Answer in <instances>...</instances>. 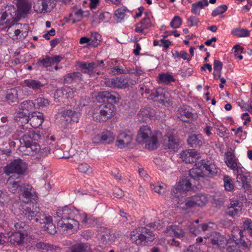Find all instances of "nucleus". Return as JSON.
<instances>
[{"instance_id": "f257e3e1", "label": "nucleus", "mask_w": 252, "mask_h": 252, "mask_svg": "<svg viewBox=\"0 0 252 252\" xmlns=\"http://www.w3.org/2000/svg\"><path fill=\"white\" fill-rule=\"evenodd\" d=\"M195 168L189 171V176L184 177L171 190L173 196L177 198V207L183 210L205 205L208 198L205 194H196L195 195L185 198L186 192L191 189V185H198V182L205 176L213 177L217 174L218 169L211 161L202 159L195 162Z\"/></svg>"}, {"instance_id": "f03ea898", "label": "nucleus", "mask_w": 252, "mask_h": 252, "mask_svg": "<svg viewBox=\"0 0 252 252\" xmlns=\"http://www.w3.org/2000/svg\"><path fill=\"white\" fill-rule=\"evenodd\" d=\"M98 97L104 103L95 109L93 117L96 121L106 122L114 115L113 103H118L120 96L116 92L103 91L98 94Z\"/></svg>"}, {"instance_id": "7ed1b4c3", "label": "nucleus", "mask_w": 252, "mask_h": 252, "mask_svg": "<svg viewBox=\"0 0 252 252\" xmlns=\"http://www.w3.org/2000/svg\"><path fill=\"white\" fill-rule=\"evenodd\" d=\"M58 220V225L65 229H71L79 227L78 221L74 219V213L73 211L68 206H65L63 208L58 209L56 212Z\"/></svg>"}, {"instance_id": "20e7f679", "label": "nucleus", "mask_w": 252, "mask_h": 252, "mask_svg": "<svg viewBox=\"0 0 252 252\" xmlns=\"http://www.w3.org/2000/svg\"><path fill=\"white\" fill-rule=\"evenodd\" d=\"M132 242L137 245L145 246L155 239L153 232L145 227H139L131 232L130 234Z\"/></svg>"}, {"instance_id": "39448f33", "label": "nucleus", "mask_w": 252, "mask_h": 252, "mask_svg": "<svg viewBox=\"0 0 252 252\" xmlns=\"http://www.w3.org/2000/svg\"><path fill=\"white\" fill-rule=\"evenodd\" d=\"M20 209V215L21 218H22L27 222H32L39 223L42 220L41 217L44 216L42 212H40L39 207L33 205L29 206H21Z\"/></svg>"}, {"instance_id": "423d86ee", "label": "nucleus", "mask_w": 252, "mask_h": 252, "mask_svg": "<svg viewBox=\"0 0 252 252\" xmlns=\"http://www.w3.org/2000/svg\"><path fill=\"white\" fill-rule=\"evenodd\" d=\"M204 238L206 240L208 239L211 242L213 248L217 250L223 251L226 249V252H235V250L232 248L234 245H230V243L228 242L225 237L219 232L214 231L211 232L209 236Z\"/></svg>"}, {"instance_id": "0eeeda50", "label": "nucleus", "mask_w": 252, "mask_h": 252, "mask_svg": "<svg viewBox=\"0 0 252 252\" xmlns=\"http://www.w3.org/2000/svg\"><path fill=\"white\" fill-rule=\"evenodd\" d=\"M140 91L142 95H145L149 99L158 101L163 105L166 106L169 104V100L167 99V94L165 91L161 88L150 90L146 86H143L140 87Z\"/></svg>"}, {"instance_id": "6e6552de", "label": "nucleus", "mask_w": 252, "mask_h": 252, "mask_svg": "<svg viewBox=\"0 0 252 252\" xmlns=\"http://www.w3.org/2000/svg\"><path fill=\"white\" fill-rule=\"evenodd\" d=\"M27 164L20 158L14 159L3 168L4 173L7 175L13 174V177L23 178L22 175L25 172Z\"/></svg>"}, {"instance_id": "1a4fd4ad", "label": "nucleus", "mask_w": 252, "mask_h": 252, "mask_svg": "<svg viewBox=\"0 0 252 252\" xmlns=\"http://www.w3.org/2000/svg\"><path fill=\"white\" fill-rule=\"evenodd\" d=\"M243 231L238 227H235L231 231V238L228 242L230 243V245H233V249L235 250V252H238L236 249V247L241 249L242 250H246L248 248L250 243L246 242L244 239Z\"/></svg>"}, {"instance_id": "9d476101", "label": "nucleus", "mask_w": 252, "mask_h": 252, "mask_svg": "<svg viewBox=\"0 0 252 252\" xmlns=\"http://www.w3.org/2000/svg\"><path fill=\"white\" fill-rule=\"evenodd\" d=\"M73 90L69 87L58 89L54 94V100L59 105L65 104L73 97Z\"/></svg>"}, {"instance_id": "9b49d317", "label": "nucleus", "mask_w": 252, "mask_h": 252, "mask_svg": "<svg viewBox=\"0 0 252 252\" xmlns=\"http://www.w3.org/2000/svg\"><path fill=\"white\" fill-rule=\"evenodd\" d=\"M34 109L35 103L32 100H25L20 104L19 110L15 112V118L17 121V118H26L34 112Z\"/></svg>"}, {"instance_id": "f8f14e48", "label": "nucleus", "mask_w": 252, "mask_h": 252, "mask_svg": "<svg viewBox=\"0 0 252 252\" xmlns=\"http://www.w3.org/2000/svg\"><path fill=\"white\" fill-rule=\"evenodd\" d=\"M104 66L103 61H96V62H81L79 64V66L84 73L92 76L94 74H98L97 67L99 66Z\"/></svg>"}, {"instance_id": "ddd939ff", "label": "nucleus", "mask_w": 252, "mask_h": 252, "mask_svg": "<svg viewBox=\"0 0 252 252\" xmlns=\"http://www.w3.org/2000/svg\"><path fill=\"white\" fill-rule=\"evenodd\" d=\"M101 231L102 234L98 247L103 249L108 247L111 243L115 241L117 237L113 231L108 228H101Z\"/></svg>"}, {"instance_id": "4468645a", "label": "nucleus", "mask_w": 252, "mask_h": 252, "mask_svg": "<svg viewBox=\"0 0 252 252\" xmlns=\"http://www.w3.org/2000/svg\"><path fill=\"white\" fill-rule=\"evenodd\" d=\"M18 11V18H24L32 8L31 0H13Z\"/></svg>"}, {"instance_id": "2eb2a0df", "label": "nucleus", "mask_w": 252, "mask_h": 252, "mask_svg": "<svg viewBox=\"0 0 252 252\" xmlns=\"http://www.w3.org/2000/svg\"><path fill=\"white\" fill-rule=\"evenodd\" d=\"M176 116L180 120L187 123H189L196 118V114L192 113L189 108H187L179 109Z\"/></svg>"}, {"instance_id": "dca6fc26", "label": "nucleus", "mask_w": 252, "mask_h": 252, "mask_svg": "<svg viewBox=\"0 0 252 252\" xmlns=\"http://www.w3.org/2000/svg\"><path fill=\"white\" fill-rule=\"evenodd\" d=\"M24 183V178L21 177H13L11 176L9 178L7 182V188L12 193L19 192L20 188Z\"/></svg>"}, {"instance_id": "f3484780", "label": "nucleus", "mask_w": 252, "mask_h": 252, "mask_svg": "<svg viewBox=\"0 0 252 252\" xmlns=\"http://www.w3.org/2000/svg\"><path fill=\"white\" fill-rule=\"evenodd\" d=\"M238 160L235 155L230 152H227L225 154V162L227 166L231 169L237 170V172H241L242 167L241 165L238 162Z\"/></svg>"}, {"instance_id": "a211bd4d", "label": "nucleus", "mask_w": 252, "mask_h": 252, "mask_svg": "<svg viewBox=\"0 0 252 252\" xmlns=\"http://www.w3.org/2000/svg\"><path fill=\"white\" fill-rule=\"evenodd\" d=\"M180 155L182 160L187 164L196 162V160L200 157L199 153L192 149L183 151Z\"/></svg>"}, {"instance_id": "6ab92c4d", "label": "nucleus", "mask_w": 252, "mask_h": 252, "mask_svg": "<svg viewBox=\"0 0 252 252\" xmlns=\"http://www.w3.org/2000/svg\"><path fill=\"white\" fill-rule=\"evenodd\" d=\"M27 123L30 122L31 126L34 128H38L41 126L44 121L43 115L39 112H34L26 118Z\"/></svg>"}, {"instance_id": "aec40b11", "label": "nucleus", "mask_w": 252, "mask_h": 252, "mask_svg": "<svg viewBox=\"0 0 252 252\" xmlns=\"http://www.w3.org/2000/svg\"><path fill=\"white\" fill-rule=\"evenodd\" d=\"M132 140V134L130 131H124L119 134L116 145L119 148H124L130 144Z\"/></svg>"}, {"instance_id": "412c9836", "label": "nucleus", "mask_w": 252, "mask_h": 252, "mask_svg": "<svg viewBox=\"0 0 252 252\" xmlns=\"http://www.w3.org/2000/svg\"><path fill=\"white\" fill-rule=\"evenodd\" d=\"M63 57L60 55H55L53 57L46 56L44 58L39 59L36 64L39 67H47L60 63Z\"/></svg>"}, {"instance_id": "4be33fe9", "label": "nucleus", "mask_w": 252, "mask_h": 252, "mask_svg": "<svg viewBox=\"0 0 252 252\" xmlns=\"http://www.w3.org/2000/svg\"><path fill=\"white\" fill-rule=\"evenodd\" d=\"M61 114L62 120L67 123L78 122L80 116L79 113L70 109L64 110L61 112Z\"/></svg>"}, {"instance_id": "5701e85b", "label": "nucleus", "mask_w": 252, "mask_h": 252, "mask_svg": "<svg viewBox=\"0 0 252 252\" xmlns=\"http://www.w3.org/2000/svg\"><path fill=\"white\" fill-rule=\"evenodd\" d=\"M242 203L238 200H231L229 205L226 209V214L229 216L234 217L242 210Z\"/></svg>"}, {"instance_id": "b1692460", "label": "nucleus", "mask_w": 252, "mask_h": 252, "mask_svg": "<svg viewBox=\"0 0 252 252\" xmlns=\"http://www.w3.org/2000/svg\"><path fill=\"white\" fill-rule=\"evenodd\" d=\"M40 224H44L43 230L47 232L49 234H54L57 232L56 227L52 222V218L51 216H42Z\"/></svg>"}, {"instance_id": "393cba45", "label": "nucleus", "mask_w": 252, "mask_h": 252, "mask_svg": "<svg viewBox=\"0 0 252 252\" xmlns=\"http://www.w3.org/2000/svg\"><path fill=\"white\" fill-rule=\"evenodd\" d=\"M7 16V20H9L10 25L8 28L14 26L15 23L20 20L22 18H18V11L16 10L13 6H9L7 7V9L5 11Z\"/></svg>"}, {"instance_id": "a878e982", "label": "nucleus", "mask_w": 252, "mask_h": 252, "mask_svg": "<svg viewBox=\"0 0 252 252\" xmlns=\"http://www.w3.org/2000/svg\"><path fill=\"white\" fill-rule=\"evenodd\" d=\"M34 249L37 251H45L47 252L50 251H61L63 249L59 246L54 245L44 242H39L35 244Z\"/></svg>"}, {"instance_id": "bb28decb", "label": "nucleus", "mask_w": 252, "mask_h": 252, "mask_svg": "<svg viewBox=\"0 0 252 252\" xmlns=\"http://www.w3.org/2000/svg\"><path fill=\"white\" fill-rule=\"evenodd\" d=\"M243 172L242 169L241 172H237V182L241 184V186L246 190H250L252 189V182L251 176H246L242 173Z\"/></svg>"}, {"instance_id": "cd10ccee", "label": "nucleus", "mask_w": 252, "mask_h": 252, "mask_svg": "<svg viewBox=\"0 0 252 252\" xmlns=\"http://www.w3.org/2000/svg\"><path fill=\"white\" fill-rule=\"evenodd\" d=\"M32 186L29 184L23 183L19 191V197L23 199V201L24 202L28 203L32 198Z\"/></svg>"}, {"instance_id": "c85d7f7f", "label": "nucleus", "mask_w": 252, "mask_h": 252, "mask_svg": "<svg viewBox=\"0 0 252 252\" xmlns=\"http://www.w3.org/2000/svg\"><path fill=\"white\" fill-rule=\"evenodd\" d=\"M30 139L28 135L22 136V138L20 139L21 145L19 147V150L23 155H33V153H31L32 150L29 147Z\"/></svg>"}, {"instance_id": "c756f323", "label": "nucleus", "mask_w": 252, "mask_h": 252, "mask_svg": "<svg viewBox=\"0 0 252 252\" xmlns=\"http://www.w3.org/2000/svg\"><path fill=\"white\" fill-rule=\"evenodd\" d=\"M151 131L148 126L140 127L136 137V141L139 144H142L148 138L151 137Z\"/></svg>"}, {"instance_id": "7c9ffc66", "label": "nucleus", "mask_w": 252, "mask_h": 252, "mask_svg": "<svg viewBox=\"0 0 252 252\" xmlns=\"http://www.w3.org/2000/svg\"><path fill=\"white\" fill-rule=\"evenodd\" d=\"M25 84L27 88L32 89L34 92L41 91V89L45 86V83L39 80L32 79L25 80Z\"/></svg>"}, {"instance_id": "2f4dec72", "label": "nucleus", "mask_w": 252, "mask_h": 252, "mask_svg": "<svg viewBox=\"0 0 252 252\" xmlns=\"http://www.w3.org/2000/svg\"><path fill=\"white\" fill-rule=\"evenodd\" d=\"M203 140L202 134H191L188 138V143L192 148H199L203 144Z\"/></svg>"}, {"instance_id": "473e14b6", "label": "nucleus", "mask_w": 252, "mask_h": 252, "mask_svg": "<svg viewBox=\"0 0 252 252\" xmlns=\"http://www.w3.org/2000/svg\"><path fill=\"white\" fill-rule=\"evenodd\" d=\"M17 93L14 88L7 90L4 96L5 100L11 105L18 103L19 100Z\"/></svg>"}, {"instance_id": "72a5a7b5", "label": "nucleus", "mask_w": 252, "mask_h": 252, "mask_svg": "<svg viewBox=\"0 0 252 252\" xmlns=\"http://www.w3.org/2000/svg\"><path fill=\"white\" fill-rule=\"evenodd\" d=\"M71 252H89L92 250L90 245L88 243H76L70 247Z\"/></svg>"}, {"instance_id": "f704fd0d", "label": "nucleus", "mask_w": 252, "mask_h": 252, "mask_svg": "<svg viewBox=\"0 0 252 252\" xmlns=\"http://www.w3.org/2000/svg\"><path fill=\"white\" fill-rule=\"evenodd\" d=\"M167 232L176 238H181L185 236L184 230L179 226L170 225L167 228Z\"/></svg>"}, {"instance_id": "c9c22d12", "label": "nucleus", "mask_w": 252, "mask_h": 252, "mask_svg": "<svg viewBox=\"0 0 252 252\" xmlns=\"http://www.w3.org/2000/svg\"><path fill=\"white\" fill-rule=\"evenodd\" d=\"M144 143H145V148L150 151L157 149L158 145L157 136L154 134L151 136Z\"/></svg>"}, {"instance_id": "e433bc0d", "label": "nucleus", "mask_w": 252, "mask_h": 252, "mask_svg": "<svg viewBox=\"0 0 252 252\" xmlns=\"http://www.w3.org/2000/svg\"><path fill=\"white\" fill-rule=\"evenodd\" d=\"M82 74L79 72H74L66 74L63 77L64 83L71 84L81 79Z\"/></svg>"}, {"instance_id": "4c0bfd02", "label": "nucleus", "mask_w": 252, "mask_h": 252, "mask_svg": "<svg viewBox=\"0 0 252 252\" xmlns=\"http://www.w3.org/2000/svg\"><path fill=\"white\" fill-rule=\"evenodd\" d=\"M14 88L16 90V92L17 93V95L18 100L19 99H24L28 96L31 95L32 94V91L27 88L26 86Z\"/></svg>"}, {"instance_id": "58836bf2", "label": "nucleus", "mask_w": 252, "mask_h": 252, "mask_svg": "<svg viewBox=\"0 0 252 252\" xmlns=\"http://www.w3.org/2000/svg\"><path fill=\"white\" fill-rule=\"evenodd\" d=\"M115 81L116 88L125 89L129 86V77L122 75L119 77H116Z\"/></svg>"}, {"instance_id": "ea45409f", "label": "nucleus", "mask_w": 252, "mask_h": 252, "mask_svg": "<svg viewBox=\"0 0 252 252\" xmlns=\"http://www.w3.org/2000/svg\"><path fill=\"white\" fill-rule=\"evenodd\" d=\"M101 138L103 144L112 143L115 139L114 134L110 130H105L101 132Z\"/></svg>"}, {"instance_id": "a19ab883", "label": "nucleus", "mask_w": 252, "mask_h": 252, "mask_svg": "<svg viewBox=\"0 0 252 252\" xmlns=\"http://www.w3.org/2000/svg\"><path fill=\"white\" fill-rule=\"evenodd\" d=\"M14 29H17L21 34L20 35V38L24 39L27 35L29 30V26L27 24H20L15 23L14 26H13Z\"/></svg>"}, {"instance_id": "79ce46f5", "label": "nucleus", "mask_w": 252, "mask_h": 252, "mask_svg": "<svg viewBox=\"0 0 252 252\" xmlns=\"http://www.w3.org/2000/svg\"><path fill=\"white\" fill-rule=\"evenodd\" d=\"M10 241L14 244H21L24 239V234L21 232H15L10 236Z\"/></svg>"}, {"instance_id": "37998d69", "label": "nucleus", "mask_w": 252, "mask_h": 252, "mask_svg": "<svg viewBox=\"0 0 252 252\" xmlns=\"http://www.w3.org/2000/svg\"><path fill=\"white\" fill-rule=\"evenodd\" d=\"M222 63L219 60H215L214 62V77L215 79H218L221 76Z\"/></svg>"}, {"instance_id": "c03bdc74", "label": "nucleus", "mask_w": 252, "mask_h": 252, "mask_svg": "<svg viewBox=\"0 0 252 252\" xmlns=\"http://www.w3.org/2000/svg\"><path fill=\"white\" fill-rule=\"evenodd\" d=\"M158 82L165 84H169L172 82H174L175 79L173 75L168 73H161L158 75Z\"/></svg>"}, {"instance_id": "a18cd8bd", "label": "nucleus", "mask_w": 252, "mask_h": 252, "mask_svg": "<svg viewBox=\"0 0 252 252\" xmlns=\"http://www.w3.org/2000/svg\"><path fill=\"white\" fill-rule=\"evenodd\" d=\"M138 119L139 121L146 122L148 119L152 116L151 110L149 108H143L141 109L138 113Z\"/></svg>"}, {"instance_id": "49530a36", "label": "nucleus", "mask_w": 252, "mask_h": 252, "mask_svg": "<svg viewBox=\"0 0 252 252\" xmlns=\"http://www.w3.org/2000/svg\"><path fill=\"white\" fill-rule=\"evenodd\" d=\"M168 138V142L166 145V147L168 149H173L174 151L177 150L179 146L178 139L173 135L169 136Z\"/></svg>"}, {"instance_id": "de8ad7c7", "label": "nucleus", "mask_w": 252, "mask_h": 252, "mask_svg": "<svg viewBox=\"0 0 252 252\" xmlns=\"http://www.w3.org/2000/svg\"><path fill=\"white\" fill-rule=\"evenodd\" d=\"M77 169L79 172L88 175L92 174L93 172L91 166L86 162H83L79 164L77 167Z\"/></svg>"}, {"instance_id": "09e8293b", "label": "nucleus", "mask_w": 252, "mask_h": 252, "mask_svg": "<svg viewBox=\"0 0 252 252\" xmlns=\"http://www.w3.org/2000/svg\"><path fill=\"white\" fill-rule=\"evenodd\" d=\"M83 11L82 9H79L69 14V17L71 18L73 24L80 21L83 18Z\"/></svg>"}, {"instance_id": "8fccbe9b", "label": "nucleus", "mask_w": 252, "mask_h": 252, "mask_svg": "<svg viewBox=\"0 0 252 252\" xmlns=\"http://www.w3.org/2000/svg\"><path fill=\"white\" fill-rule=\"evenodd\" d=\"M187 227L190 233L195 236H197L201 232L200 224H196L194 222H189L187 224Z\"/></svg>"}, {"instance_id": "3c124183", "label": "nucleus", "mask_w": 252, "mask_h": 252, "mask_svg": "<svg viewBox=\"0 0 252 252\" xmlns=\"http://www.w3.org/2000/svg\"><path fill=\"white\" fill-rule=\"evenodd\" d=\"M233 34L240 37H248L250 36V31L246 29L236 28L233 31Z\"/></svg>"}, {"instance_id": "603ef678", "label": "nucleus", "mask_w": 252, "mask_h": 252, "mask_svg": "<svg viewBox=\"0 0 252 252\" xmlns=\"http://www.w3.org/2000/svg\"><path fill=\"white\" fill-rule=\"evenodd\" d=\"M34 103H35V109L43 108L49 105L48 99L42 97H39L35 99Z\"/></svg>"}, {"instance_id": "864d4df0", "label": "nucleus", "mask_w": 252, "mask_h": 252, "mask_svg": "<svg viewBox=\"0 0 252 252\" xmlns=\"http://www.w3.org/2000/svg\"><path fill=\"white\" fill-rule=\"evenodd\" d=\"M101 36L97 32L92 33L91 38L90 39V46L94 47H96L100 41Z\"/></svg>"}, {"instance_id": "5fc2aeb1", "label": "nucleus", "mask_w": 252, "mask_h": 252, "mask_svg": "<svg viewBox=\"0 0 252 252\" xmlns=\"http://www.w3.org/2000/svg\"><path fill=\"white\" fill-rule=\"evenodd\" d=\"M224 187L225 189L228 191H231L234 189V185L232 179L228 176H225L223 177Z\"/></svg>"}, {"instance_id": "6e6d98bb", "label": "nucleus", "mask_w": 252, "mask_h": 252, "mask_svg": "<svg viewBox=\"0 0 252 252\" xmlns=\"http://www.w3.org/2000/svg\"><path fill=\"white\" fill-rule=\"evenodd\" d=\"M27 135H28L29 138L31 139L29 140L30 142H35V141H38L41 138V136L38 131L37 132L34 131H28L26 134L23 135V136Z\"/></svg>"}, {"instance_id": "4d7b16f0", "label": "nucleus", "mask_w": 252, "mask_h": 252, "mask_svg": "<svg viewBox=\"0 0 252 252\" xmlns=\"http://www.w3.org/2000/svg\"><path fill=\"white\" fill-rule=\"evenodd\" d=\"M227 6L225 4L221 5L215 8L212 12V16L216 17L219 15L223 14L227 9Z\"/></svg>"}, {"instance_id": "13d9d810", "label": "nucleus", "mask_w": 252, "mask_h": 252, "mask_svg": "<svg viewBox=\"0 0 252 252\" xmlns=\"http://www.w3.org/2000/svg\"><path fill=\"white\" fill-rule=\"evenodd\" d=\"M41 7H43L44 9L43 13L50 12L53 8V6L51 5L52 0H41Z\"/></svg>"}, {"instance_id": "bf43d9fd", "label": "nucleus", "mask_w": 252, "mask_h": 252, "mask_svg": "<svg viewBox=\"0 0 252 252\" xmlns=\"http://www.w3.org/2000/svg\"><path fill=\"white\" fill-rule=\"evenodd\" d=\"M182 20L179 16H175L170 22V26L173 29L179 28L182 25Z\"/></svg>"}, {"instance_id": "052dcab7", "label": "nucleus", "mask_w": 252, "mask_h": 252, "mask_svg": "<svg viewBox=\"0 0 252 252\" xmlns=\"http://www.w3.org/2000/svg\"><path fill=\"white\" fill-rule=\"evenodd\" d=\"M126 8L122 7L118 8L115 11V16L118 19L117 21L120 22L123 19L126 15Z\"/></svg>"}, {"instance_id": "680f3d73", "label": "nucleus", "mask_w": 252, "mask_h": 252, "mask_svg": "<svg viewBox=\"0 0 252 252\" xmlns=\"http://www.w3.org/2000/svg\"><path fill=\"white\" fill-rule=\"evenodd\" d=\"M14 227L17 232H21L23 233L28 229V226L24 222H17L15 223Z\"/></svg>"}, {"instance_id": "e2e57ef3", "label": "nucleus", "mask_w": 252, "mask_h": 252, "mask_svg": "<svg viewBox=\"0 0 252 252\" xmlns=\"http://www.w3.org/2000/svg\"><path fill=\"white\" fill-rule=\"evenodd\" d=\"M243 228L244 230H247L252 236V220L247 219L243 222Z\"/></svg>"}, {"instance_id": "0e129e2a", "label": "nucleus", "mask_w": 252, "mask_h": 252, "mask_svg": "<svg viewBox=\"0 0 252 252\" xmlns=\"http://www.w3.org/2000/svg\"><path fill=\"white\" fill-rule=\"evenodd\" d=\"M151 188L153 190L160 195H163L165 193V189L160 184H158L156 185L154 184H151Z\"/></svg>"}, {"instance_id": "69168bd1", "label": "nucleus", "mask_w": 252, "mask_h": 252, "mask_svg": "<svg viewBox=\"0 0 252 252\" xmlns=\"http://www.w3.org/2000/svg\"><path fill=\"white\" fill-rule=\"evenodd\" d=\"M80 220L83 224L86 225H90L92 221H94V220L91 217H88V216L86 213H83L81 216Z\"/></svg>"}, {"instance_id": "338daca9", "label": "nucleus", "mask_w": 252, "mask_h": 252, "mask_svg": "<svg viewBox=\"0 0 252 252\" xmlns=\"http://www.w3.org/2000/svg\"><path fill=\"white\" fill-rule=\"evenodd\" d=\"M200 230L203 231L205 233H206V236L204 237H207V236H209L211 232H213L212 231V227H210L209 224L203 223L200 224Z\"/></svg>"}, {"instance_id": "774afa93", "label": "nucleus", "mask_w": 252, "mask_h": 252, "mask_svg": "<svg viewBox=\"0 0 252 252\" xmlns=\"http://www.w3.org/2000/svg\"><path fill=\"white\" fill-rule=\"evenodd\" d=\"M112 72L115 74H126L129 73L127 69H124L123 67L119 66H116L113 67L112 68Z\"/></svg>"}]
</instances>
